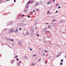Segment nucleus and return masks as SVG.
Listing matches in <instances>:
<instances>
[{
	"label": "nucleus",
	"mask_w": 66,
	"mask_h": 66,
	"mask_svg": "<svg viewBox=\"0 0 66 66\" xmlns=\"http://www.w3.org/2000/svg\"><path fill=\"white\" fill-rule=\"evenodd\" d=\"M34 2V1H29L27 3V4H29L30 3H33Z\"/></svg>",
	"instance_id": "obj_1"
},
{
	"label": "nucleus",
	"mask_w": 66,
	"mask_h": 66,
	"mask_svg": "<svg viewBox=\"0 0 66 66\" xmlns=\"http://www.w3.org/2000/svg\"><path fill=\"white\" fill-rule=\"evenodd\" d=\"M9 31L10 33H12V32H13L14 29L12 28L10 30H9Z\"/></svg>",
	"instance_id": "obj_2"
},
{
	"label": "nucleus",
	"mask_w": 66,
	"mask_h": 66,
	"mask_svg": "<svg viewBox=\"0 0 66 66\" xmlns=\"http://www.w3.org/2000/svg\"><path fill=\"white\" fill-rule=\"evenodd\" d=\"M39 4V3H38L36 2L35 3V6H37V5H38Z\"/></svg>",
	"instance_id": "obj_3"
},
{
	"label": "nucleus",
	"mask_w": 66,
	"mask_h": 66,
	"mask_svg": "<svg viewBox=\"0 0 66 66\" xmlns=\"http://www.w3.org/2000/svg\"><path fill=\"white\" fill-rule=\"evenodd\" d=\"M18 44L20 45H21V41H19L18 42Z\"/></svg>",
	"instance_id": "obj_4"
},
{
	"label": "nucleus",
	"mask_w": 66,
	"mask_h": 66,
	"mask_svg": "<svg viewBox=\"0 0 66 66\" xmlns=\"http://www.w3.org/2000/svg\"><path fill=\"white\" fill-rule=\"evenodd\" d=\"M14 32H18V29H16L14 31Z\"/></svg>",
	"instance_id": "obj_5"
},
{
	"label": "nucleus",
	"mask_w": 66,
	"mask_h": 66,
	"mask_svg": "<svg viewBox=\"0 0 66 66\" xmlns=\"http://www.w3.org/2000/svg\"><path fill=\"white\" fill-rule=\"evenodd\" d=\"M9 40H10V41H11V42H13V41H14V39H10Z\"/></svg>",
	"instance_id": "obj_6"
},
{
	"label": "nucleus",
	"mask_w": 66,
	"mask_h": 66,
	"mask_svg": "<svg viewBox=\"0 0 66 66\" xmlns=\"http://www.w3.org/2000/svg\"><path fill=\"white\" fill-rule=\"evenodd\" d=\"M37 12H39V9H36Z\"/></svg>",
	"instance_id": "obj_7"
},
{
	"label": "nucleus",
	"mask_w": 66,
	"mask_h": 66,
	"mask_svg": "<svg viewBox=\"0 0 66 66\" xmlns=\"http://www.w3.org/2000/svg\"><path fill=\"white\" fill-rule=\"evenodd\" d=\"M35 65V64L34 63H33L31 65V66H33V65Z\"/></svg>",
	"instance_id": "obj_8"
},
{
	"label": "nucleus",
	"mask_w": 66,
	"mask_h": 66,
	"mask_svg": "<svg viewBox=\"0 0 66 66\" xmlns=\"http://www.w3.org/2000/svg\"><path fill=\"white\" fill-rule=\"evenodd\" d=\"M31 31H34V29H33V28H32L31 29Z\"/></svg>",
	"instance_id": "obj_9"
},
{
	"label": "nucleus",
	"mask_w": 66,
	"mask_h": 66,
	"mask_svg": "<svg viewBox=\"0 0 66 66\" xmlns=\"http://www.w3.org/2000/svg\"><path fill=\"white\" fill-rule=\"evenodd\" d=\"M60 65H63V63L62 62H61L60 63Z\"/></svg>",
	"instance_id": "obj_10"
},
{
	"label": "nucleus",
	"mask_w": 66,
	"mask_h": 66,
	"mask_svg": "<svg viewBox=\"0 0 66 66\" xmlns=\"http://www.w3.org/2000/svg\"><path fill=\"white\" fill-rule=\"evenodd\" d=\"M45 52H46V53H47V50H45Z\"/></svg>",
	"instance_id": "obj_11"
},
{
	"label": "nucleus",
	"mask_w": 66,
	"mask_h": 66,
	"mask_svg": "<svg viewBox=\"0 0 66 66\" xmlns=\"http://www.w3.org/2000/svg\"><path fill=\"white\" fill-rule=\"evenodd\" d=\"M35 56H36V54H35L33 55V56H34V57Z\"/></svg>",
	"instance_id": "obj_12"
},
{
	"label": "nucleus",
	"mask_w": 66,
	"mask_h": 66,
	"mask_svg": "<svg viewBox=\"0 0 66 66\" xmlns=\"http://www.w3.org/2000/svg\"><path fill=\"white\" fill-rule=\"evenodd\" d=\"M47 14H49V11H48L47 13Z\"/></svg>",
	"instance_id": "obj_13"
},
{
	"label": "nucleus",
	"mask_w": 66,
	"mask_h": 66,
	"mask_svg": "<svg viewBox=\"0 0 66 66\" xmlns=\"http://www.w3.org/2000/svg\"><path fill=\"white\" fill-rule=\"evenodd\" d=\"M27 11V10H24V12H26Z\"/></svg>",
	"instance_id": "obj_14"
},
{
	"label": "nucleus",
	"mask_w": 66,
	"mask_h": 66,
	"mask_svg": "<svg viewBox=\"0 0 66 66\" xmlns=\"http://www.w3.org/2000/svg\"><path fill=\"white\" fill-rule=\"evenodd\" d=\"M15 57L16 58H17V57H18V56H17V55H16Z\"/></svg>",
	"instance_id": "obj_15"
},
{
	"label": "nucleus",
	"mask_w": 66,
	"mask_h": 66,
	"mask_svg": "<svg viewBox=\"0 0 66 66\" xmlns=\"http://www.w3.org/2000/svg\"><path fill=\"white\" fill-rule=\"evenodd\" d=\"M16 60L17 61H19V59H18V58H17L16 59Z\"/></svg>",
	"instance_id": "obj_16"
},
{
	"label": "nucleus",
	"mask_w": 66,
	"mask_h": 66,
	"mask_svg": "<svg viewBox=\"0 0 66 66\" xmlns=\"http://www.w3.org/2000/svg\"><path fill=\"white\" fill-rule=\"evenodd\" d=\"M21 16L22 17H24V15H21Z\"/></svg>",
	"instance_id": "obj_17"
},
{
	"label": "nucleus",
	"mask_w": 66,
	"mask_h": 66,
	"mask_svg": "<svg viewBox=\"0 0 66 66\" xmlns=\"http://www.w3.org/2000/svg\"><path fill=\"white\" fill-rule=\"evenodd\" d=\"M60 8H61V6H59L58 7V9H60Z\"/></svg>",
	"instance_id": "obj_18"
},
{
	"label": "nucleus",
	"mask_w": 66,
	"mask_h": 66,
	"mask_svg": "<svg viewBox=\"0 0 66 66\" xmlns=\"http://www.w3.org/2000/svg\"><path fill=\"white\" fill-rule=\"evenodd\" d=\"M6 39L7 40H9V38H6Z\"/></svg>",
	"instance_id": "obj_19"
},
{
	"label": "nucleus",
	"mask_w": 66,
	"mask_h": 66,
	"mask_svg": "<svg viewBox=\"0 0 66 66\" xmlns=\"http://www.w3.org/2000/svg\"><path fill=\"white\" fill-rule=\"evenodd\" d=\"M61 62H63V60L62 59V60H61Z\"/></svg>",
	"instance_id": "obj_20"
},
{
	"label": "nucleus",
	"mask_w": 66,
	"mask_h": 66,
	"mask_svg": "<svg viewBox=\"0 0 66 66\" xmlns=\"http://www.w3.org/2000/svg\"><path fill=\"white\" fill-rule=\"evenodd\" d=\"M26 34H29V32H27Z\"/></svg>",
	"instance_id": "obj_21"
},
{
	"label": "nucleus",
	"mask_w": 66,
	"mask_h": 66,
	"mask_svg": "<svg viewBox=\"0 0 66 66\" xmlns=\"http://www.w3.org/2000/svg\"><path fill=\"white\" fill-rule=\"evenodd\" d=\"M40 60H41V59H39V60H38V61L39 62Z\"/></svg>",
	"instance_id": "obj_22"
},
{
	"label": "nucleus",
	"mask_w": 66,
	"mask_h": 66,
	"mask_svg": "<svg viewBox=\"0 0 66 66\" xmlns=\"http://www.w3.org/2000/svg\"><path fill=\"white\" fill-rule=\"evenodd\" d=\"M55 21V19H54L53 20V21Z\"/></svg>",
	"instance_id": "obj_23"
},
{
	"label": "nucleus",
	"mask_w": 66,
	"mask_h": 66,
	"mask_svg": "<svg viewBox=\"0 0 66 66\" xmlns=\"http://www.w3.org/2000/svg\"><path fill=\"white\" fill-rule=\"evenodd\" d=\"M17 64H18V65H19V63H18Z\"/></svg>",
	"instance_id": "obj_24"
},
{
	"label": "nucleus",
	"mask_w": 66,
	"mask_h": 66,
	"mask_svg": "<svg viewBox=\"0 0 66 66\" xmlns=\"http://www.w3.org/2000/svg\"><path fill=\"white\" fill-rule=\"evenodd\" d=\"M30 50L31 51H32V48H30Z\"/></svg>",
	"instance_id": "obj_25"
},
{
	"label": "nucleus",
	"mask_w": 66,
	"mask_h": 66,
	"mask_svg": "<svg viewBox=\"0 0 66 66\" xmlns=\"http://www.w3.org/2000/svg\"><path fill=\"white\" fill-rule=\"evenodd\" d=\"M50 3H49V2H48L47 3V4H49Z\"/></svg>",
	"instance_id": "obj_26"
},
{
	"label": "nucleus",
	"mask_w": 66,
	"mask_h": 66,
	"mask_svg": "<svg viewBox=\"0 0 66 66\" xmlns=\"http://www.w3.org/2000/svg\"><path fill=\"white\" fill-rule=\"evenodd\" d=\"M37 36H38V37H39V34H38L37 35Z\"/></svg>",
	"instance_id": "obj_27"
},
{
	"label": "nucleus",
	"mask_w": 66,
	"mask_h": 66,
	"mask_svg": "<svg viewBox=\"0 0 66 66\" xmlns=\"http://www.w3.org/2000/svg\"><path fill=\"white\" fill-rule=\"evenodd\" d=\"M30 16L29 15L28 17V18H30Z\"/></svg>",
	"instance_id": "obj_28"
},
{
	"label": "nucleus",
	"mask_w": 66,
	"mask_h": 66,
	"mask_svg": "<svg viewBox=\"0 0 66 66\" xmlns=\"http://www.w3.org/2000/svg\"><path fill=\"white\" fill-rule=\"evenodd\" d=\"M48 24V23H47L45 24Z\"/></svg>",
	"instance_id": "obj_29"
},
{
	"label": "nucleus",
	"mask_w": 66,
	"mask_h": 66,
	"mask_svg": "<svg viewBox=\"0 0 66 66\" xmlns=\"http://www.w3.org/2000/svg\"><path fill=\"white\" fill-rule=\"evenodd\" d=\"M27 7H28L27 9H28V7H29V6L28 5H27Z\"/></svg>",
	"instance_id": "obj_30"
},
{
	"label": "nucleus",
	"mask_w": 66,
	"mask_h": 66,
	"mask_svg": "<svg viewBox=\"0 0 66 66\" xmlns=\"http://www.w3.org/2000/svg\"><path fill=\"white\" fill-rule=\"evenodd\" d=\"M50 28V26H48V28Z\"/></svg>",
	"instance_id": "obj_31"
},
{
	"label": "nucleus",
	"mask_w": 66,
	"mask_h": 66,
	"mask_svg": "<svg viewBox=\"0 0 66 66\" xmlns=\"http://www.w3.org/2000/svg\"><path fill=\"white\" fill-rule=\"evenodd\" d=\"M19 29L20 30H21V28H19Z\"/></svg>",
	"instance_id": "obj_32"
},
{
	"label": "nucleus",
	"mask_w": 66,
	"mask_h": 66,
	"mask_svg": "<svg viewBox=\"0 0 66 66\" xmlns=\"http://www.w3.org/2000/svg\"><path fill=\"white\" fill-rule=\"evenodd\" d=\"M14 2H16V0H14Z\"/></svg>",
	"instance_id": "obj_33"
},
{
	"label": "nucleus",
	"mask_w": 66,
	"mask_h": 66,
	"mask_svg": "<svg viewBox=\"0 0 66 66\" xmlns=\"http://www.w3.org/2000/svg\"><path fill=\"white\" fill-rule=\"evenodd\" d=\"M58 12V11H56V13H57V12Z\"/></svg>",
	"instance_id": "obj_34"
},
{
	"label": "nucleus",
	"mask_w": 66,
	"mask_h": 66,
	"mask_svg": "<svg viewBox=\"0 0 66 66\" xmlns=\"http://www.w3.org/2000/svg\"><path fill=\"white\" fill-rule=\"evenodd\" d=\"M57 6H58V5H59V4H57Z\"/></svg>",
	"instance_id": "obj_35"
},
{
	"label": "nucleus",
	"mask_w": 66,
	"mask_h": 66,
	"mask_svg": "<svg viewBox=\"0 0 66 66\" xmlns=\"http://www.w3.org/2000/svg\"><path fill=\"white\" fill-rule=\"evenodd\" d=\"M35 10H33V12H35Z\"/></svg>",
	"instance_id": "obj_36"
},
{
	"label": "nucleus",
	"mask_w": 66,
	"mask_h": 66,
	"mask_svg": "<svg viewBox=\"0 0 66 66\" xmlns=\"http://www.w3.org/2000/svg\"><path fill=\"white\" fill-rule=\"evenodd\" d=\"M19 62H20V63H21V61H20Z\"/></svg>",
	"instance_id": "obj_37"
},
{
	"label": "nucleus",
	"mask_w": 66,
	"mask_h": 66,
	"mask_svg": "<svg viewBox=\"0 0 66 66\" xmlns=\"http://www.w3.org/2000/svg\"><path fill=\"white\" fill-rule=\"evenodd\" d=\"M53 1H54H54H55V0H53Z\"/></svg>",
	"instance_id": "obj_38"
},
{
	"label": "nucleus",
	"mask_w": 66,
	"mask_h": 66,
	"mask_svg": "<svg viewBox=\"0 0 66 66\" xmlns=\"http://www.w3.org/2000/svg\"><path fill=\"white\" fill-rule=\"evenodd\" d=\"M10 0H7L6 1H10Z\"/></svg>",
	"instance_id": "obj_39"
},
{
	"label": "nucleus",
	"mask_w": 66,
	"mask_h": 66,
	"mask_svg": "<svg viewBox=\"0 0 66 66\" xmlns=\"http://www.w3.org/2000/svg\"><path fill=\"white\" fill-rule=\"evenodd\" d=\"M44 30H47V29L46 28L44 29Z\"/></svg>",
	"instance_id": "obj_40"
},
{
	"label": "nucleus",
	"mask_w": 66,
	"mask_h": 66,
	"mask_svg": "<svg viewBox=\"0 0 66 66\" xmlns=\"http://www.w3.org/2000/svg\"><path fill=\"white\" fill-rule=\"evenodd\" d=\"M24 35H25V34H24Z\"/></svg>",
	"instance_id": "obj_41"
},
{
	"label": "nucleus",
	"mask_w": 66,
	"mask_h": 66,
	"mask_svg": "<svg viewBox=\"0 0 66 66\" xmlns=\"http://www.w3.org/2000/svg\"><path fill=\"white\" fill-rule=\"evenodd\" d=\"M32 12V13H33V11L32 12Z\"/></svg>",
	"instance_id": "obj_42"
},
{
	"label": "nucleus",
	"mask_w": 66,
	"mask_h": 66,
	"mask_svg": "<svg viewBox=\"0 0 66 66\" xmlns=\"http://www.w3.org/2000/svg\"><path fill=\"white\" fill-rule=\"evenodd\" d=\"M57 46H58V45H57Z\"/></svg>",
	"instance_id": "obj_43"
},
{
	"label": "nucleus",
	"mask_w": 66,
	"mask_h": 66,
	"mask_svg": "<svg viewBox=\"0 0 66 66\" xmlns=\"http://www.w3.org/2000/svg\"><path fill=\"white\" fill-rule=\"evenodd\" d=\"M46 32H47V31H46Z\"/></svg>",
	"instance_id": "obj_44"
},
{
	"label": "nucleus",
	"mask_w": 66,
	"mask_h": 66,
	"mask_svg": "<svg viewBox=\"0 0 66 66\" xmlns=\"http://www.w3.org/2000/svg\"><path fill=\"white\" fill-rule=\"evenodd\" d=\"M14 58H15V57H14Z\"/></svg>",
	"instance_id": "obj_45"
}]
</instances>
